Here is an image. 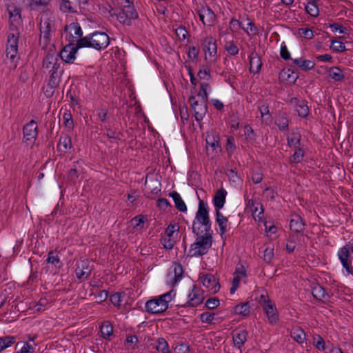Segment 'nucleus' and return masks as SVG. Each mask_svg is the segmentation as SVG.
<instances>
[{
  "label": "nucleus",
  "instance_id": "nucleus-1",
  "mask_svg": "<svg viewBox=\"0 0 353 353\" xmlns=\"http://www.w3.org/2000/svg\"><path fill=\"white\" fill-rule=\"evenodd\" d=\"M192 229L193 234L196 236L203 232L205 234H212L209 208L208 204L201 199L199 202L198 210L192 223Z\"/></svg>",
  "mask_w": 353,
  "mask_h": 353
},
{
  "label": "nucleus",
  "instance_id": "nucleus-2",
  "mask_svg": "<svg viewBox=\"0 0 353 353\" xmlns=\"http://www.w3.org/2000/svg\"><path fill=\"white\" fill-rule=\"evenodd\" d=\"M19 32L16 30L14 32H9L6 49L5 64L10 70L17 68L19 60L18 55V42Z\"/></svg>",
  "mask_w": 353,
  "mask_h": 353
},
{
  "label": "nucleus",
  "instance_id": "nucleus-3",
  "mask_svg": "<svg viewBox=\"0 0 353 353\" xmlns=\"http://www.w3.org/2000/svg\"><path fill=\"white\" fill-rule=\"evenodd\" d=\"M110 45V37L104 32L95 31L79 39V46L83 48H92L101 51Z\"/></svg>",
  "mask_w": 353,
  "mask_h": 353
},
{
  "label": "nucleus",
  "instance_id": "nucleus-4",
  "mask_svg": "<svg viewBox=\"0 0 353 353\" xmlns=\"http://www.w3.org/2000/svg\"><path fill=\"white\" fill-rule=\"evenodd\" d=\"M173 290L165 293L158 298L149 300L145 303V310L150 314H160L168 308V303L175 296Z\"/></svg>",
  "mask_w": 353,
  "mask_h": 353
},
{
  "label": "nucleus",
  "instance_id": "nucleus-5",
  "mask_svg": "<svg viewBox=\"0 0 353 353\" xmlns=\"http://www.w3.org/2000/svg\"><path fill=\"white\" fill-rule=\"evenodd\" d=\"M212 244V234H204L196 236V241L191 244L188 253V257H198L208 253Z\"/></svg>",
  "mask_w": 353,
  "mask_h": 353
},
{
  "label": "nucleus",
  "instance_id": "nucleus-6",
  "mask_svg": "<svg viewBox=\"0 0 353 353\" xmlns=\"http://www.w3.org/2000/svg\"><path fill=\"white\" fill-rule=\"evenodd\" d=\"M40 39L39 45L42 48H46L51 40V32L54 30V19L53 17L43 16L39 23Z\"/></svg>",
  "mask_w": 353,
  "mask_h": 353
},
{
  "label": "nucleus",
  "instance_id": "nucleus-7",
  "mask_svg": "<svg viewBox=\"0 0 353 353\" xmlns=\"http://www.w3.org/2000/svg\"><path fill=\"white\" fill-rule=\"evenodd\" d=\"M127 3L128 4L123 6L115 14L117 20L125 26H130L132 21L138 18V13L132 3H130L128 1Z\"/></svg>",
  "mask_w": 353,
  "mask_h": 353
},
{
  "label": "nucleus",
  "instance_id": "nucleus-8",
  "mask_svg": "<svg viewBox=\"0 0 353 353\" xmlns=\"http://www.w3.org/2000/svg\"><path fill=\"white\" fill-rule=\"evenodd\" d=\"M59 62V55L50 50L47 54L44 57L42 61V68L44 72H51L59 70H63L61 67Z\"/></svg>",
  "mask_w": 353,
  "mask_h": 353
},
{
  "label": "nucleus",
  "instance_id": "nucleus-9",
  "mask_svg": "<svg viewBox=\"0 0 353 353\" xmlns=\"http://www.w3.org/2000/svg\"><path fill=\"white\" fill-rule=\"evenodd\" d=\"M82 48V46H79V39L76 44L69 43L66 45L63 50L59 53H57V54L59 55V59L61 58L65 63H72L76 59L75 54L78 50Z\"/></svg>",
  "mask_w": 353,
  "mask_h": 353
},
{
  "label": "nucleus",
  "instance_id": "nucleus-10",
  "mask_svg": "<svg viewBox=\"0 0 353 353\" xmlns=\"http://www.w3.org/2000/svg\"><path fill=\"white\" fill-rule=\"evenodd\" d=\"M200 20L204 26H212L216 21V14L209 6H201L196 9Z\"/></svg>",
  "mask_w": 353,
  "mask_h": 353
},
{
  "label": "nucleus",
  "instance_id": "nucleus-11",
  "mask_svg": "<svg viewBox=\"0 0 353 353\" xmlns=\"http://www.w3.org/2000/svg\"><path fill=\"white\" fill-rule=\"evenodd\" d=\"M191 107L194 112V117L196 121H200L207 112L206 101H201L199 102L196 100V97L193 95L190 96L188 99Z\"/></svg>",
  "mask_w": 353,
  "mask_h": 353
},
{
  "label": "nucleus",
  "instance_id": "nucleus-12",
  "mask_svg": "<svg viewBox=\"0 0 353 353\" xmlns=\"http://www.w3.org/2000/svg\"><path fill=\"white\" fill-rule=\"evenodd\" d=\"M261 299L263 300V307L265 312L266 316L270 323L274 324L279 321V315L277 309L274 303H273L269 299H266L265 296L261 295Z\"/></svg>",
  "mask_w": 353,
  "mask_h": 353
},
{
  "label": "nucleus",
  "instance_id": "nucleus-13",
  "mask_svg": "<svg viewBox=\"0 0 353 353\" xmlns=\"http://www.w3.org/2000/svg\"><path fill=\"white\" fill-rule=\"evenodd\" d=\"M88 0H61L59 9L63 13H77L81 4H86Z\"/></svg>",
  "mask_w": 353,
  "mask_h": 353
},
{
  "label": "nucleus",
  "instance_id": "nucleus-14",
  "mask_svg": "<svg viewBox=\"0 0 353 353\" xmlns=\"http://www.w3.org/2000/svg\"><path fill=\"white\" fill-rule=\"evenodd\" d=\"M203 285L212 293H216L220 290L218 279L212 274H205L200 277Z\"/></svg>",
  "mask_w": 353,
  "mask_h": 353
},
{
  "label": "nucleus",
  "instance_id": "nucleus-15",
  "mask_svg": "<svg viewBox=\"0 0 353 353\" xmlns=\"http://www.w3.org/2000/svg\"><path fill=\"white\" fill-rule=\"evenodd\" d=\"M92 265L88 260L81 261L76 268L75 274L79 280H87L92 270Z\"/></svg>",
  "mask_w": 353,
  "mask_h": 353
},
{
  "label": "nucleus",
  "instance_id": "nucleus-16",
  "mask_svg": "<svg viewBox=\"0 0 353 353\" xmlns=\"http://www.w3.org/2000/svg\"><path fill=\"white\" fill-rule=\"evenodd\" d=\"M23 139L26 141L34 142L38 136V127L34 120H31L23 128Z\"/></svg>",
  "mask_w": 353,
  "mask_h": 353
},
{
  "label": "nucleus",
  "instance_id": "nucleus-17",
  "mask_svg": "<svg viewBox=\"0 0 353 353\" xmlns=\"http://www.w3.org/2000/svg\"><path fill=\"white\" fill-rule=\"evenodd\" d=\"M245 197L246 205L245 210L250 212L253 216L261 218V215L263 214L264 209L261 203H256L253 199H249L248 196Z\"/></svg>",
  "mask_w": 353,
  "mask_h": 353
},
{
  "label": "nucleus",
  "instance_id": "nucleus-18",
  "mask_svg": "<svg viewBox=\"0 0 353 353\" xmlns=\"http://www.w3.org/2000/svg\"><path fill=\"white\" fill-rule=\"evenodd\" d=\"M348 246H343L339 249L338 252L339 259H340L343 267L345 269L348 274H353V268L350 265V261H348L350 257V248Z\"/></svg>",
  "mask_w": 353,
  "mask_h": 353
},
{
  "label": "nucleus",
  "instance_id": "nucleus-19",
  "mask_svg": "<svg viewBox=\"0 0 353 353\" xmlns=\"http://www.w3.org/2000/svg\"><path fill=\"white\" fill-rule=\"evenodd\" d=\"M204 299L200 290L195 285L193 286L192 292L188 295V300L184 306L196 307L201 304Z\"/></svg>",
  "mask_w": 353,
  "mask_h": 353
},
{
  "label": "nucleus",
  "instance_id": "nucleus-20",
  "mask_svg": "<svg viewBox=\"0 0 353 353\" xmlns=\"http://www.w3.org/2000/svg\"><path fill=\"white\" fill-rule=\"evenodd\" d=\"M290 228L292 232L296 234H301L303 232L305 228V223L302 217L299 214L292 215Z\"/></svg>",
  "mask_w": 353,
  "mask_h": 353
},
{
  "label": "nucleus",
  "instance_id": "nucleus-21",
  "mask_svg": "<svg viewBox=\"0 0 353 353\" xmlns=\"http://www.w3.org/2000/svg\"><path fill=\"white\" fill-rule=\"evenodd\" d=\"M204 52L215 58L217 52L216 41L212 37H206L202 42Z\"/></svg>",
  "mask_w": 353,
  "mask_h": 353
},
{
  "label": "nucleus",
  "instance_id": "nucleus-22",
  "mask_svg": "<svg viewBox=\"0 0 353 353\" xmlns=\"http://www.w3.org/2000/svg\"><path fill=\"white\" fill-rule=\"evenodd\" d=\"M290 103L296 105V110L300 117L305 119L307 117L310 110L306 101H300L297 98L294 97L291 99Z\"/></svg>",
  "mask_w": 353,
  "mask_h": 353
},
{
  "label": "nucleus",
  "instance_id": "nucleus-23",
  "mask_svg": "<svg viewBox=\"0 0 353 353\" xmlns=\"http://www.w3.org/2000/svg\"><path fill=\"white\" fill-rule=\"evenodd\" d=\"M250 59V72L253 74H257L260 72L262 66L261 57L256 51H252L249 55Z\"/></svg>",
  "mask_w": 353,
  "mask_h": 353
},
{
  "label": "nucleus",
  "instance_id": "nucleus-24",
  "mask_svg": "<svg viewBox=\"0 0 353 353\" xmlns=\"http://www.w3.org/2000/svg\"><path fill=\"white\" fill-rule=\"evenodd\" d=\"M57 148L60 152H67L72 148L70 137L67 134L61 133Z\"/></svg>",
  "mask_w": 353,
  "mask_h": 353
},
{
  "label": "nucleus",
  "instance_id": "nucleus-25",
  "mask_svg": "<svg viewBox=\"0 0 353 353\" xmlns=\"http://www.w3.org/2000/svg\"><path fill=\"white\" fill-rule=\"evenodd\" d=\"M312 294L314 299H316L318 301H321L323 302H325L326 301H328L330 296L326 292L325 290L319 284L316 283L314 286H312Z\"/></svg>",
  "mask_w": 353,
  "mask_h": 353
},
{
  "label": "nucleus",
  "instance_id": "nucleus-26",
  "mask_svg": "<svg viewBox=\"0 0 353 353\" xmlns=\"http://www.w3.org/2000/svg\"><path fill=\"white\" fill-rule=\"evenodd\" d=\"M227 195V191L221 188L218 190L213 199V203L215 208V210H221L223 208L224 204L225 203V199Z\"/></svg>",
  "mask_w": 353,
  "mask_h": 353
},
{
  "label": "nucleus",
  "instance_id": "nucleus-27",
  "mask_svg": "<svg viewBox=\"0 0 353 353\" xmlns=\"http://www.w3.org/2000/svg\"><path fill=\"white\" fill-rule=\"evenodd\" d=\"M292 64L296 65L299 68L303 71H307L312 70L315 63L313 61L303 59V58H296L292 59Z\"/></svg>",
  "mask_w": 353,
  "mask_h": 353
},
{
  "label": "nucleus",
  "instance_id": "nucleus-28",
  "mask_svg": "<svg viewBox=\"0 0 353 353\" xmlns=\"http://www.w3.org/2000/svg\"><path fill=\"white\" fill-rule=\"evenodd\" d=\"M288 70L283 69L280 72V77L285 79L289 83L294 84L299 78L297 72H296L292 68L293 65H290Z\"/></svg>",
  "mask_w": 353,
  "mask_h": 353
},
{
  "label": "nucleus",
  "instance_id": "nucleus-29",
  "mask_svg": "<svg viewBox=\"0 0 353 353\" xmlns=\"http://www.w3.org/2000/svg\"><path fill=\"white\" fill-rule=\"evenodd\" d=\"M248 334V332L245 330L233 333L232 340L234 345L241 350L247 340Z\"/></svg>",
  "mask_w": 353,
  "mask_h": 353
},
{
  "label": "nucleus",
  "instance_id": "nucleus-30",
  "mask_svg": "<svg viewBox=\"0 0 353 353\" xmlns=\"http://www.w3.org/2000/svg\"><path fill=\"white\" fill-rule=\"evenodd\" d=\"M63 72V70H59L54 72H48L49 81L48 85L52 89H55L59 85L61 75Z\"/></svg>",
  "mask_w": 353,
  "mask_h": 353
},
{
  "label": "nucleus",
  "instance_id": "nucleus-31",
  "mask_svg": "<svg viewBox=\"0 0 353 353\" xmlns=\"http://www.w3.org/2000/svg\"><path fill=\"white\" fill-rule=\"evenodd\" d=\"M228 218L223 215V214L220 212V210H216V221L219 225L220 230V234L223 236L227 232V223Z\"/></svg>",
  "mask_w": 353,
  "mask_h": 353
},
{
  "label": "nucleus",
  "instance_id": "nucleus-32",
  "mask_svg": "<svg viewBox=\"0 0 353 353\" xmlns=\"http://www.w3.org/2000/svg\"><path fill=\"white\" fill-rule=\"evenodd\" d=\"M169 196L172 198L175 204V207L178 210L183 212L187 211L186 205L177 192L172 191L169 193Z\"/></svg>",
  "mask_w": 353,
  "mask_h": 353
},
{
  "label": "nucleus",
  "instance_id": "nucleus-33",
  "mask_svg": "<svg viewBox=\"0 0 353 353\" xmlns=\"http://www.w3.org/2000/svg\"><path fill=\"white\" fill-rule=\"evenodd\" d=\"M327 73L328 76L335 81H343L345 79V75L342 70L336 66L330 67Z\"/></svg>",
  "mask_w": 353,
  "mask_h": 353
},
{
  "label": "nucleus",
  "instance_id": "nucleus-34",
  "mask_svg": "<svg viewBox=\"0 0 353 353\" xmlns=\"http://www.w3.org/2000/svg\"><path fill=\"white\" fill-rule=\"evenodd\" d=\"M290 336L296 342L299 344H302L306 339L305 333L304 330L300 327L294 328L291 332Z\"/></svg>",
  "mask_w": 353,
  "mask_h": 353
},
{
  "label": "nucleus",
  "instance_id": "nucleus-35",
  "mask_svg": "<svg viewBox=\"0 0 353 353\" xmlns=\"http://www.w3.org/2000/svg\"><path fill=\"white\" fill-rule=\"evenodd\" d=\"M275 123L280 130H288L289 125V119L287 114L285 112L279 114V117L276 119Z\"/></svg>",
  "mask_w": 353,
  "mask_h": 353
},
{
  "label": "nucleus",
  "instance_id": "nucleus-36",
  "mask_svg": "<svg viewBox=\"0 0 353 353\" xmlns=\"http://www.w3.org/2000/svg\"><path fill=\"white\" fill-rule=\"evenodd\" d=\"M301 134L298 131H292L291 134L287 137L288 145L290 148L298 147L300 145Z\"/></svg>",
  "mask_w": 353,
  "mask_h": 353
},
{
  "label": "nucleus",
  "instance_id": "nucleus-37",
  "mask_svg": "<svg viewBox=\"0 0 353 353\" xmlns=\"http://www.w3.org/2000/svg\"><path fill=\"white\" fill-rule=\"evenodd\" d=\"M16 342V337L13 336H0V352L11 347Z\"/></svg>",
  "mask_w": 353,
  "mask_h": 353
},
{
  "label": "nucleus",
  "instance_id": "nucleus-38",
  "mask_svg": "<svg viewBox=\"0 0 353 353\" xmlns=\"http://www.w3.org/2000/svg\"><path fill=\"white\" fill-rule=\"evenodd\" d=\"M67 30L75 38L81 37L83 34L81 28L78 23H72L68 26H66L65 31Z\"/></svg>",
  "mask_w": 353,
  "mask_h": 353
},
{
  "label": "nucleus",
  "instance_id": "nucleus-39",
  "mask_svg": "<svg viewBox=\"0 0 353 353\" xmlns=\"http://www.w3.org/2000/svg\"><path fill=\"white\" fill-rule=\"evenodd\" d=\"M305 155L303 149L300 147H296L294 154L290 158V163H299L302 161Z\"/></svg>",
  "mask_w": 353,
  "mask_h": 353
},
{
  "label": "nucleus",
  "instance_id": "nucleus-40",
  "mask_svg": "<svg viewBox=\"0 0 353 353\" xmlns=\"http://www.w3.org/2000/svg\"><path fill=\"white\" fill-rule=\"evenodd\" d=\"M234 311L236 314L243 316H248L250 312V306L249 302H245L236 305L234 308Z\"/></svg>",
  "mask_w": 353,
  "mask_h": 353
},
{
  "label": "nucleus",
  "instance_id": "nucleus-41",
  "mask_svg": "<svg viewBox=\"0 0 353 353\" xmlns=\"http://www.w3.org/2000/svg\"><path fill=\"white\" fill-rule=\"evenodd\" d=\"M155 348L161 353H171L169 345L164 338H158L156 341Z\"/></svg>",
  "mask_w": 353,
  "mask_h": 353
},
{
  "label": "nucleus",
  "instance_id": "nucleus-42",
  "mask_svg": "<svg viewBox=\"0 0 353 353\" xmlns=\"http://www.w3.org/2000/svg\"><path fill=\"white\" fill-rule=\"evenodd\" d=\"M305 10L311 17H316L319 14V10L314 0L307 2L305 5Z\"/></svg>",
  "mask_w": 353,
  "mask_h": 353
},
{
  "label": "nucleus",
  "instance_id": "nucleus-43",
  "mask_svg": "<svg viewBox=\"0 0 353 353\" xmlns=\"http://www.w3.org/2000/svg\"><path fill=\"white\" fill-rule=\"evenodd\" d=\"M102 337L105 339H110L113 334V327L109 321H105L101 326Z\"/></svg>",
  "mask_w": 353,
  "mask_h": 353
},
{
  "label": "nucleus",
  "instance_id": "nucleus-44",
  "mask_svg": "<svg viewBox=\"0 0 353 353\" xmlns=\"http://www.w3.org/2000/svg\"><path fill=\"white\" fill-rule=\"evenodd\" d=\"M183 273V266L181 264H175L174 266V278L170 283L175 285L182 278Z\"/></svg>",
  "mask_w": 353,
  "mask_h": 353
},
{
  "label": "nucleus",
  "instance_id": "nucleus-45",
  "mask_svg": "<svg viewBox=\"0 0 353 353\" xmlns=\"http://www.w3.org/2000/svg\"><path fill=\"white\" fill-rule=\"evenodd\" d=\"M139 343V339L136 335H128L125 339V345L127 346L128 350H134L138 347Z\"/></svg>",
  "mask_w": 353,
  "mask_h": 353
},
{
  "label": "nucleus",
  "instance_id": "nucleus-46",
  "mask_svg": "<svg viewBox=\"0 0 353 353\" xmlns=\"http://www.w3.org/2000/svg\"><path fill=\"white\" fill-rule=\"evenodd\" d=\"M216 314L209 312H203L200 314L199 319L202 323H208L210 325L215 324L214 322Z\"/></svg>",
  "mask_w": 353,
  "mask_h": 353
},
{
  "label": "nucleus",
  "instance_id": "nucleus-47",
  "mask_svg": "<svg viewBox=\"0 0 353 353\" xmlns=\"http://www.w3.org/2000/svg\"><path fill=\"white\" fill-rule=\"evenodd\" d=\"M106 137L110 140L111 142H115L119 145V141H121L123 136L122 133L110 129L107 130V133L105 134Z\"/></svg>",
  "mask_w": 353,
  "mask_h": 353
},
{
  "label": "nucleus",
  "instance_id": "nucleus-48",
  "mask_svg": "<svg viewBox=\"0 0 353 353\" xmlns=\"http://www.w3.org/2000/svg\"><path fill=\"white\" fill-rule=\"evenodd\" d=\"M225 49L228 53L231 56H235L239 53V48L234 43V41H230L226 42L225 45Z\"/></svg>",
  "mask_w": 353,
  "mask_h": 353
},
{
  "label": "nucleus",
  "instance_id": "nucleus-49",
  "mask_svg": "<svg viewBox=\"0 0 353 353\" xmlns=\"http://www.w3.org/2000/svg\"><path fill=\"white\" fill-rule=\"evenodd\" d=\"M161 243L165 249L172 250L174 245L175 241L172 236L163 235L161 238Z\"/></svg>",
  "mask_w": 353,
  "mask_h": 353
},
{
  "label": "nucleus",
  "instance_id": "nucleus-50",
  "mask_svg": "<svg viewBox=\"0 0 353 353\" xmlns=\"http://www.w3.org/2000/svg\"><path fill=\"white\" fill-rule=\"evenodd\" d=\"M210 88V85L208 83L203 82L200 85V90L198 96L201 98V101H207L208 100V90Z\"/></svg>",
  "mask_w": 353,
  "mask_h": 353
},
{
  "label": "nucleus",
  "instance_id": "nucleus-51",
  "mask_svg": "<svg viewBox=\"0 0 353 353\" xmlns=\"http://www.w3.org/2000/svg\"><path fill=\"white\" fill-rule=\"evenodd\" d=\"M124 296V292H116L110 295V301L114 306L119 307Z\"/></svg>",
  "mask_w": 353,
  "mask_h": 353
},
{
  "label": "nucleus",
  "instance_id": "nucleus-52",
  "mask_svg": "<svg viewBox=\"0 0 353 353\" xmlns=\"http://www.w3.org/2000/svg\"><path fill=\"white\" fill-rule=\"evenodd\" d=\"M330 48L334 52H342L346 50L345 44L343 42L336 40L331 41Z\"/></svg>",
  "mask_w": 353,
  "mask_h": 353
},
{
  "label": "nucleus",
  "instance_id": "nucleus-53",
  "mask_svg": "<svg viewBox=\"0 0 353 353\" xmlns=\"http://www.w3.org/2000/svg\"><path fill=\"white\" fill-rule=\"evenodd\" d=\"M175 33L180 41H183L187 38L188 32L184 26H180L176 28Z\"/></svg>",
  "mask_w": 353,
  "mask_h": 353
},
{
  "label": "nucleus",
  "instance_id": "nucleus-54",
  "mask_svg": "<svg viewBox=\"0 0 353 353\" xmlns=\"http://www.w3.org/2000/svg\"><path fill=\"white\" fill-rule=\"evenodd\" d=\"M63 125L69 130H72L74 127L72 115L70 112H65L63 115Z\"/></svg>",
  "mask_w": 353,
  "mask_h": 353
},
{
  "label": "nucleus",
  "instance_id": "nucleus-55",
  "mask_svg": "<svg viewBox=\"0 0 353 353\" xmlns=\"http://www.w3.org/2000/svg\"><path fill=\"white\" fill-rule=\"evenodd\" d=\"M179 226L177 223H174V224L170 223L166 228L163 235L172 237L174 233L175 232L179 231Z\"/></svg>",
  "mask_w": 353,
  "mask_h": 353
},
{
  "label": "nucleus",
  "instance_id": "nucleus-56",
  "mask_svg": "<svg viewBox=\"0 0 353 353\" xmlns=\"http://www.w3.org/2000/svg\"><path fill=\"white\" fill-rule=\"evenodd\" d=\"M258 108L261 118H263L265 116H268V119H271L272 117L270 113L269 105L267 103H263Z\"/></svg>",
  "mask_w": 353,
  "mask_h": 353
},
{
  "label": "nucleus",
  "instance_id": "nucleus-57",
  "mask_svg": "<svg viewBox=\"0 0 353 353\" xmlns=\"http://www.w3.org/2000/svg\"><path fill=\"white\" fill-rule=\"evenodd\" d=\"M221 77L224 79L225 81L229 83L230 85H232L235 80V77L228 70H223L221 74Z\"/></svg>",
  "mask_w": 353,
  "mask_h": 353
},
{
  "label": "nucleus",
  "instance_id": "nucleus-58",
  "mask_svg": "<svg viewBox=\"0 0 353 353\" xmlns=\"http://www.w3.org/2000/svg\"><path fill=\"white\" fill-rule=\"evenodd\" d=\"M274 258V248H267L263 252V260L270 263Z\"/></svg>",
  "mask_w": 353,
  "mask_h": 353
},
{
  "label": "nucleus",
  "instance_id": "nucleus-59",
  "mask_svg": "<svg viewBox=\"0 0 353 353\" xmlns=\"http://www.w3.org/2000/svg\"><path fill=\"white\" fill-rule=\"evenodd\" d=\"M206 143L208 145H210L212 150H215L216 152H220L221 150L219 140H216L214 138H213L211 141L210 138L208 137L206 139Z\"/></svg>",
  "mask_w": 353,
  "mask_h": 353
},
{
  "label": "nucleus",
  "instance_id": "nucleus-60",
  "mask_svg": "<svg viewBox=\"0 0 353 353\" xmlns=\"http://www.w3.org/2000/svg\"><path fill=\"white\" fill-rule=\"evenodd\" d=\"M280 55L281 57L285 61L292 59L290 57V52L288 51V48L284 42L282 43L281 46Z\"/></svg>",
  "mask_w": 353,
  "mask_h": 353
},
{
  "label": "nucleus",
  "instance_id": "nucleus-61",
  "mask_svg": "<svg viewBox=\"0 0 353 353\" xmlns=\"http://www.w3.org/2000/svg\"><path fill=\"white\" fill-rule=\"evenodd\" d=\"M329 26L333 32L339 31L341 34H346L347 32V30L345 27H343L342 25H340L337 23L330 24Z\"/></svg>",
  "mask_w": 353,
  "mask_h": 353
},
{
  "label": "nucleus",
  "instance_id": "nucleus-62",
  "mask_svg": "<svg viewBox=\"0 0 353 353\" xmlns=\"http://www.w3.org/2000/svg\"><path fill=\"white\" fill-rule=\"evenodd\" d=\"M199 53V48L196 46L189 47L188 52V57L190 59L195 60L198 58Z\"/></svg>",
  "mask_w": 353,
  "mask_h": 353
},
{
  "label": "nucleus",
  "instance_id": "nucleus-63",
  "mask_svg": "<svg viewBox=\"0 0 353 353\" xmlns=\"http://www.w3.org/2000/svg\"><path fill=\"white\" fill-rule=\"evenodd\" d=\"M219 303V300L217 298H210L206 301L205 306L208 309L212 310L217 307Z\"/></svg>",
  "mask_w": 353,
  "mask_h": 353
},
{
  "label": "nucleus",
  "instance_id": "nucleus-64",
  "mask_svg": "<svg viewBox=\"0 0 353 353\" xmlns=\"http://www.w3.org/2000/svg\"><path fill=\"white\" fill-rule=\"evenodd\" d=\"M46 261L48 263L51 264H57L60 262V259L58 256L57 254H54V252L53 251L49 252L48 254V258L46 259Z\"/></svg>",
  "mask_w": 353,
  "mask_h": 353
}]
</instances>
